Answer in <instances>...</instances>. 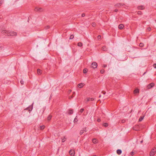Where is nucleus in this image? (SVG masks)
<instances>
[{"label": "nucleus", "mask_w": 156, "mask_h": 156, "mask_svg": "<svg viewBox=\"0 0 156 156\" xmlns=\"http://www.w3.org/2000/svg\"><path fill=\"white\" fill-rule=\"evenodd\" d=\"M101 121V120L100 119H97V121L98 122H99Z\"/></svg>", "instance_id": "c03bdc74"}, {"label": "nucleus", "mask_w": 156, "mask_h": 156, "mask_svg": "<svg viewBox=\"0 0 156 156\" xmlns=\"http://www.w3.org/2000/svg\"><path fill=\"white\" fill-rule=\"evenodd\" d=\"M92 67L95 69L97 68L98 65L97 63L96 62H93L92 64Z\"/></svg>", "instance_id": "423d86ee"}, {"label": "nucleus", "mask_w": 156, "mask_h": 156, "mask_svg": "<svg viewBox=\"0 0 156 156\" xmlns=\"http://www.w3.org/2000/svg\"><path fill=\"white\" fill-rule=\"evenodd\" d=\"M124 4H123L121 3H119L116 4L115 5V6L116 7H119L123 5Z\"/></svg>", "instance_id": "9b49d317"}, {"label": "nucleus", "mask_w": 156, "mask_h": 156, "mask_svg": "<svg viewBox=\"0 0 156 156\" xmlns=\"http://www.w3.org/2000/svg\"><path fill=\"white\" fill-rule=\"evenodd\" d=\"M69 92H71V90H69Z\"/></svg>", "instance_id": "5fc2aeb1"}, {"label": "nucleus", "mask_w": 156, "mask_h": 156, "mask_svg": "<svg viewBox=\"0 0 156 156\" xmlns=\"http://www.w3.org/2000/svg\"><path fill=\"white\" fill-rule=\"evenodd\" d=\"M137 13L138 15H141L142 14V12L141 11H138Z\"/></svg>", "instance_id": "2f4dec72"}, {"label": "nucleus", "mask_w": 156, "mask_h": 156, "mask_svg": "<svg viewBox=\"0 0 156 156\" xmlns=\"http://www.w3.org/2000/svg\"><path fill=\"white\" fill-rule=\"evenodd\" d=\"M4 47L2 46H0V50H3Z\"/></svg>", "instance_id": "58836bf2"}, {"label": "nucleus", "mask_w": 156, "mask_h": 156, "mask_svg": "<svg viewBox=\"0 0 156 156\" xmlns=\"http://www.w3.org/2000/svg\"><path fill=\"white\" fill-rule=\"evenodd\" d=\"M92 141L94 144H96L98 142V140L96 139H93Z\"/></svg>", "instance_id": "dca6fc26"}, {"label": "nucleus", "mask_w": 156, "mask_h": 156, "mask_svg": "<svg viewBox=\"0 0 156 156\" xmlns=\"http://www.w3.org/2000/svg\"><path fill=\"white\" fill-rule=\"evenodd\" d=\"M85 16V14L84 13H83L82 14V17H83Z\"/></svg>", "instance_id": "a18cd8bd"}, {"label": "nucleus", "mask_w": 156, "mask_h": 156, "mask_svg": "<svg viewBox=\"0 0 156 156\" xmlns=\"http://www.w3.org/2000/svg\"><path fill=\"white\" fill-rule=\"evenodd\" d=\"M0 31L2 34L8 36L16 35V33L14 31H9L5 30H0Z\"/></svg>", "instance_id": "f257e3e1"}, {"label": "nucleus", "mask_w": 156, "mask_h": 156, "mask_svg": "<svg viewBox=\"0 0 156 156\" xmlns=\"http://www.w3.org/2000/svg\"><path fill=\"white\" fill-rule=\"evenodd\" d=\"M34 10L35 11H38L39 12H41L43 11V9L41 8L36 7L34 9Z\"/></svg>", "instance_id": "7ed1b4c3"}, {"label": "nucleus", "mask_w": 156, "mask_h": 156, "mask_svg": "<svg viewBox=\"0 0 156 156\" xmlns=\"http://www.w3.org/2000/svg\"><path fill=\"white\" fill-rule=\"evenodd\" d=\"M101 37V35H98V40L100 39Z\"/></svg>", "instance_id": "ea45409f"}, {"label": "nucleus", "mask_w": 156, "mask_h": 156, "mask_svg": "<svg viewBox=\"0 0 156 156\" xmlns=\"http://www.w3.org/2000/svg\"><path fill=\"white\" fill-rule=\"evenodd\" d=\"M20 83H21V84H22V85L23 84V83H24V82H23V80H20Z\"/></svg>", "instance_id": "e433bc0d"}, {"label": "nucleus", "mask_w": 156, "mask_h": 156, "mask_svg": "<svg viewBox=\"0 0 156 156\" xmlns=\"http://www.w3.org/2000/svg\"><path fill=\"white\" fill-rule=\"evenodd\" d=\"M101 95H100L99 96V98H101Z\"/></svg>", "instance_id": "8fccbe9b"}, {"label": "nucleus", "mask_w": 156, "mask_h": 156, "mask_svg": "<svg viewBox=\"0 0 156 156\" xmlns=\"http://www.w3.org/2000/svg\"><path fill=\"white\" fill-rule=\"evenodd\" d=\"M118 11V9H115V10H114V11L115 12H117V11Z\"/></svg>", "instance_id": "09e8293b"}, {"label": "nucleus", "mask_w": 156, "mask_h": 156, "mask_svg": "<svg viewBox=\"0 0 156 156\" xmlns=\"http://www.w3.org/2000/svg\"><path fill=\"white\" fill-rule=\"evenodd\" d=\"M69 153L71 156H73L74 155L75 152L74 150H70L69 151Z\"/></svg>", "instance_id": "6e6552de"}, {"label": "nucleus", "mask_w": 156, "mask_h": 156, "mask_svg": "<svg viewBox=\"0 0 156 156\" xmlns=\"http://www.w3.org/2000/svg\"><path fill=\"white\" fill-rule=\"evenodd\" d=\"M143 140H142V141H140V143H143Z\"/></svg>", "instance_id": "3c124183"}, {"label": "nucleus", "mask_w": 156, "mask_h": 156, "mask_svg": "<svg viewBox=\"0 0 156 156\" xmlns=\"http://www.w3.org/2000/svg\"><path fill=\"white\" fill-rule=\"evenodd\" d=\"M66 137L65 136H64V138L62 139V142H64L66 140Z\"/></svg>", "instance_id": "a878e982"}, {"label": "nucleus", "mask_w": 156, "mask_h": 156, "mask_svg": "<svg viewBox=\"0 0 156 156\" xmlns=\"http://www.w3.org/2000/svg\"><path fill=\"white\" fill-rule=\"evenodd\" d=\"M74 96L72 95L70 96H69V99H71Z\"/></svg>", "instance_id": "4c0bfd02"}, {"label": "nucleus", "mask_w": 156, "mask_h": 156, "mask_svg": "<svg viewBox=\"0 0 156 156\" xmlns=\"http://www.w3.org/2000/svg\"><path fill=\"white\" fill-rule=\"evenodd\" d=\"M33 103L31 106H30L29 107H28L26 109H25V110L26 109L28 110L29 112L31 111L33 109Z\"/></svg>", "instance_id": "0eeeda50"}, {"label": "nucleus", "mask_w": 156, "mask_h": 156, "mask_svg": "<svg viewBox=\"0 0 156 156\" xmlns=\"http://www.w3.org/2000/svg\"><path fill=\"white\" fill-rule=\"evenodd\" d=\"M77 45L79 47H81L82 46V44L81 42H79Z\"/></svg>", "instance_id": "393cba45"}, {"label": "nucleus", "mask_w": 156, "mask_h": 156, "mask_svg": "<svg viewBox=\"0 0 156 156\" xmlns=\"http://www.w3.org/2000/svg\"><path fill=\"white\" fill-rule=\"evenodd\" d=\"M122 123L124 122V120H122Z\"/></svg>", "instance_id": "603ef678"}, {"label": "nucleus", "mask_w": 156, "mask_h": 156, "mask_svg": "<svg viewBox=\"0 0 156 156\" xmlns=\"http://www.w3.org/2000/svg\"><path fill=\"white\" fill-rule=\"evenodd\" d=\"M73 38H74V36L72 34L70 36L69 39H73Z\"/></svg>", "instance_id": "c85d7f7f"}, {"label": "nucleus", "mask_w": 156, "mask_h": 156, "mask_svg": "<svg viewBox=\"0 0 156 156\" xmlns=\"http://www.w3.org/2000/svg\"><path fill=\"white\" fill-rule=\"evenodd\" d=\"M96 23H92V26L94 27L96 26Z\"/></svg>", "instance_id": "72a5a7b5"}, {"label": "nucleus", "mask_w": 156, "mask_h": 156, "mask_svg": "<svg viewBox=\"0 0 156 156\" xmlns=\"http://www.w3.org/2000/svg\"><path fill=\"white\" fill-rule=\"evenodd\" d=\"M133 129L136 131H139V126L138 125H136L133 127Z\"/></svg>", "instance_id": "20e7f679"}, {"label": "nucleus", "mask_w": 156, "mask_h": 156, "mask_svg": "<svg viewBox=\"0 0 156 156\" xmlns=\"http://www.w3.org/2000/svg\"><path fill=\"white\" fill-rule=\"evenodd\" d=\"M84 111V109L82 108L80 109V112L81 113H82Z\"/></svg>", "instance_id": "473e14b6"}, {"label": "nucleus", "mask_w": 156, "mask_h": 156, "mask_svg": "<svg viewBox=\"0 0 156 156\" xmlns=\"http://www.w3.org/2000/svg\"><path fill=\"white\" fill-rule=\"evenodd\" d=\"M88 98L87 99V100H86V102H88Z\"/></svg>", "instance_id": "864d4df0"}, {"label": "nucleus", "mask_w": 156, "mask_h": 156, "mask_svg": "<svg viewBox=\"0 0 156 156\" xmlns=\"http://www.w3.org/2000/svg\"><path fill=\"white\" fill-rule=\"evenodd\" d=\"M103 126L105 127H106L108 126V124L107 123H105L103 124Z\"/></svg>", "instance_id": "cd10ccee"}, {"label": "nucleus", "mask_w": 156, "mask_h": 156, "mask_svg": "<svg viewBox=\"0 0 156 156\" xmlns=\"http://www.w3.org/2000/svg\"><path fill=\"white\" fill-rule=\"evenodd\" d=\"M73 113V110L72 109L69 110L68 113L69 115H71Z\"/></svg>", "instance_id": "6ab92c4d"}, {"label": "nucleus", "mask_w": 156, "mask_h": 156, "mask_svg": "<svg viewBox=\"0 0 156 156\" xmlns=\"http://www.w3.org/2000/svg\"><path fill=\"white\" fill-rule=\"evenodd\" d=\"M101 93H103V94H105L106 93V92L105 91L103 92V91H102V92H101Z\"/></svg>", "instance_id": "79ce46f5"}, {"label": "nucleus", "mask_w": 156, "mask_h": 156, "mask_svg": "<svg viewBox=\"0 0 156 156\" xmlns=\"http://www.w3.org/2000/svg\"><path fill=\"white\" fill-rule=\"evenodd\" d=\"M87 69L86 68H85L83 70V73H87Z\"/></svg>", "instance_id": "b1692460"}, {"label": "nucleus", "mask_w": 156, "mask_h": 156, "mask_svg": "<svg viewBox=\"0 0 156 156\" xmlns=\"http://www.w3.org/2000/svg\"><path fill=\"white\" fill-rule=\"evenodd\" d=\"M104 72H105V70L103 69H102L100 71V72L102 74L104 73Z\"/></svg>", "instance_id": "7c9ffc66"}, {"label": "nucleus", "mask_w": 156, "mask_h": 156, "mask_svg": "<svg viewBox=\"0 0 156 156\" xmlns=\"http://www.w3.org/2000/svg\"><path fill=\"white\" fill-rule=\"evenodd\" d=\"M107 65H103V67L104 68H105L106 67H107Z\"/></svg>", "instance_id": "49530a36"}, {"label": "nucleus", "mask_w": 156, "mask_h": 156, "mask_svg": "<svg viewBox=\"0 0 156 156\" xmlns=\"http://www.w3.org/2000/svg\"><path fill=\"white\" fill-rule=\"evenodd\" d=\"M76 117H77V116H76V117L75 118L74 120V122H77L78 121V120L77 119H76Z\"/></svg>", "instance_id": "c756f323"}, {"label": "nucleus", "mask_w": 156, "mask_h": 156, "mask_svg": "<svg viewBox=\"0 0 156 156\" xmlns=\"http://www.w3.org/2000/svg\"><path fill=\"white\" fill-rule=\"evenodd\" d=\"M156 22V20H155Z\"/></svg>", "instance_id": "4d7b16f0"}, {"label": "nucleus", "mask_w": 156, "mask_h": 156, "mask_svg": "<svg viewBox=\"0 0 156 156\" xmlns=\"http://www.w3.org/2000/svg\"><path fill=\"white\" fill-rule=\"evenodd\" d=\"M124 27L122 24H120L119 26V28L120 29H122Z\"/></svg>", "instance_id": "f8f14e48"}, {"label": "nucleus", "mask_w": 156, "mask_h": 156, "mask_svg": "<svg viewBox=\"0 0 156 156\" xmlns=\"http://www.w3.org/2000/svg\"><path fill=\"white\" fill-rule=\"evenodd\" d=\"M144 44L143 43H140L139 44V46L140 47H142L144 46Z\"/></svg>", "instance_id": "bb28decb"}, {"label": "nucleus", "mask_w": 156, "mask_h": 156, "mask_svg": "<svg viewBox=\"0 0 156 156\" xmlns=\"http://www.w3.org/2000/svg\"><path fill=\"white\" fill-rule=\"evenodd\" d=\"M156 152V148H153L152 149L150 154V156H153Z\"/></svg>", "instance_id": "f03ea898"}, {"label": "nucleus", "mask_w": 156, "mask_h": 156, "mask_svg": "<svg viewBox=\"0 0 156 156\" xmlns=\"http://www.w3.org/2000/svg\"><path fill=\"white\" fill-rule=\"evenodd\" d=\"M83 85H84V84L83 83H80L78 85V87L79 88H82V87H83Z\"/></svg>", "instance_id": "4468645a"}, {"label": "nucleus", "mask_w": 156, "mask_h": 156, "mask_svg": "<svg viewBox=\"0 0 156 156\" xmlns=\"http://www.w3.org/2000/svg\"><path fill=\"white\" fill-rule=\"evenodd\" d=\"M154 86V83H151L148 84L147 86V87L148 89H151Z\"/></svg>", "instance_id": "39448f33"}, {"label": "nucleus", "mask_w": 156, "mask_h": 156, "mask_svg": "<svg viewBox=\"0 0 156 156\" xmlns=\"http://www.w3.org/2000/svg\"><path fill=\"white\" fill-rule=\"evenodd\" d=\"M144 7L143 5L137 7L138 9L140 10L144 9Z\"/></svg>", "instance_id": "9d476101"}, {"label": "nucleus", "mask_w": 156, "mask_h": 156, "mask_svg": "<svg viewBox=\"0 0 156 156\" xmlns=\"http://www.w3.org/2000/svg\"><path fill=\"white\" fill-rule=\"evenodd\" d=\"M37 72L38 75H41L42 73L41 70L39 69H37Z\"/></svg>", "instance_id": "2eb2a0df"}, {"label": "nucleus", "mask_w": 156, "mask_h": 156, "mask_svg": "<svg viewBox=\"0 0 156 156\" xmlns=\"http://www.w3.org/2000/svg\"><path fill=\"white\" fill-rule=\"evenodd\" d=\"M75 94V92H73V94Z\"/></svg>", "instance_id": "6e6d98bb"}, {"label": "nucleus", "mask_w": 156, "mask_h": 156, "mask_svg": "<svg viewBox=\"0 0 156 156\" xmlns=\"http://www.w3.org/2000/svg\"><path fill=\"white\" fill-rule=\"evenodd\" d=\"M84 131H86V128H84L82 129V130H80V135H82Z\"/></svg>", "instance_id": "1a4fd4ad"}, {"label": "nucleus", "mask_w": 156, "mask_h": 156, "mask_svg": "<svg viewBox=\"0 0 156 156\" xmlns=\"http://www.w3.org/2000/svg\"><path fill=\"white\" fill-rule=\"evenodd\" d=\"M153 67H154L156 69V63H154V65H153Z\"/></svg>", "instance_id": "a19ab883"}, {"label": "nucleus", "mask_w": 156, "mask_h": 156, "mask_svg": "<svg viewBox=\"0 0 156 156\" xmlns=\"http://www.w3.org/2000/svg\"><path fill=\"white\" fill-rule=\"evenodd\" d=\"M147 30H149V31H150L151 30V28L150 27H149L147 28Z\"/></svg>", "instance_id": "de8ad7c7"}, {"label": "nucleus", "mask_w": 156, "mask_h": 156, "mask_svg": "<svg viewBox=\"0 0 156 156\" xmlns=\"http://www.w3.org/2000/svg\"><path fill=\"white\" fill-rule=\"evenodd\" d=\"M51 118H52V116L50 115H49L48 116V118H47L48 120V121H50L51 120Z\"/></svg>", "instance_id": "412c9836"}, {"label": "nucleus", "mask_w": 156, "mask_h": 156, "mask_svg": "<svg viewBox=\"0 0 156 156\" xmlns=\"http://www.w3.org/2000/svg\"><path fill=\"white\" fill-rule=\"evenodd\" d=\"M139 93V91L138 89H136L134 91V94L138 93Z\"/></svg>", "instance_id": "aec40b11"}, {"label": "nucleus", "mask_w": 156, "mask_h": 156, "mask_svg": "<svg viewBox=\"0 0 156 156\" xmlns=\"http://www.w3.org/2000/svg\"><path fill=\"white\" fill-rule=\"evenodd\" d=\"M144 116H141L140 117L139 119V121H141L144 119Z\"/></svg>", "instance_id": "4be33fe9"}, {"label": "nucleus", "mask_w": 156, "mask_h": 156, "mask_svg": "<svg viewBox=\"0 0 156 156\" xmlns=\"http://www.w3.org/2000/svg\"><path fill=\"white\" fill-rule=\"evenodd\" d=\"M130 154L131 155L133 156L134 155V152L133 151H132V152H131Z\"/></svg>", "instance_id": "c9c22d12"}, {"label": "nucleus", "mask_w": 156, "mask_h": 156, "mask_svg": "<svg viewBox=\"0 0 156 156\" xmlns=\"http://www.w3.org/2000/svg\"><path fill=\"white\" fill-rule=\"evenodd\" d=\"M45 128V126H41L40 127V129L41 130H42L44 129Z\"/></svg>", "instance_id": "5701e85b"}, {"label": "nucleus", "mask_w": 156, "mask_h": 156, "mask_svg": "<svg viewBox=\"0 0 156 156\" xmlns=\"http://www.w3.org/2000/svg\"><path fill=\"white\" fill-rule=\"evenodd\" d=\"M49 27H50L49 26H47L46 27H45V28H46V29H48L49 28Z\"/></svg>", "instance_id": "37998d69"}, {"label": "nucleus", "mask_w": 156, "mask_h": 156, "mask_svg": "<svg viewBox=\"0 0 156 156\" xmlns=\"http://www.w3.org/2000/svg\"><path fill=\"white\" fill-rule=\"evenodd\" d=\"M116 152L119 155L122 153V151L121 150L118 149L117 150Z\"/></svg>", "instance_id": "ddd939ff"}, {"label": "nucleus", "mask_w": 156, "mask_h": 156, "mask_svg": "<svg viewBox=\"0 0 156 156\" xmlns=\"http://www.w3.org/2000/svg\"><path fill=\"white\" fill-rule=\"evenodd\" d=\"M102 50L103 51H107V48L105 46H103L102 47Z\"/></svg>", "instance_id": "a211bd4d"}, {"label": "nucleus", "mask_w": 156, "mask_h": 156, "mask_svg": "<svg viewBox=\"0 0 156 156\" xmlns=\"http://www.w3.org/2000/svg\"><path fill=\"white\" fill-rule=\"evenodd\" d=\"M3 2V0H0V6L2 4Z\"/></svg>", "instance_id": "f704fd0d"}, {"label": "nucleus", "mask_w": 156, "mask_h": 156, "mask_svg": "<svg viewBox=\"0 0 156 156\" xmlns=\"http://www.w3.org/2000/svg\"><path fill=\"white\" fill-rule=\"evenodd\" d=\"M95 98H88V101H92L94 100Z\"/></svg>", "instance_id": "f3484780"}]
</instances>
